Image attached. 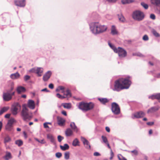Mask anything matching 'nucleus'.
<instances>
[{
  "instance_id": "2",
  "label": "nucleus",
  "mask_w": 160,
  "mask_h": 160,
  "mask_svg": "<svg viewBox=\"0 0 160 160\" xmlns=\"http://www.w3.org/2000/svg\"><path fill=\"white\" fill-rule=\"evenodd\" d=\"M21 114L23 120L25 121L30 120L32 117V113L29 111L25 105L22 106Z\"/></svg>"
},
{
  "instance_id": "38",
  "label": "nucleus",
  "mask_w": 160,
  "mask_h": 160,
  "mask_svg": "<svg viewBox=\"0 0 160 160\" xmlns=\"http://www.w3.org/2000/svg\"><path fill=\"white\" fill-rule=\"evenodd\" d=\"M122 3L123 4H126L130 3L133 2L132 0H122Z\"/></svg>"
},
{
  "instance_id": "14",
  "label": "nucleus",
  "mask_w": 160,
  "mask_h": 160,
  "mask_svg": "<svg viewBox=\"0 0 160 160\" xmlns=\"http://www.w3.org/2000/svg\"><path fill=\"white\" fill-rule=\"evenodd\" d=\"M52 73L50 71L47 72L43 75V80L45 81H47L51 77Z\"/></svg>"
},
{
  "instance_id": "13",
  "label": "nucleus",
  "mask_w": 160,
  "mask_h": 160,
  "mask_svg": "<svg viewBox=\"0 0 160 160\" xmlns=\"http://www.w3.org/2000/svg\"><path fill=\"white\" fill-rule=\"evenodd\" d=\"M47 138L48 139L50 140L51 142L52 143L55 147H56V143L54 136L51 134H48L47 135Z\"/></svg>"
},
{
  "instance_id": "39",
  "label": "nucleus",
  "mask_w": 160,
  "mask_h": 160,
  "mask_svg": "<svg viewBox=\"0 0 160 160\" xmlns=\"http://www.w3.org/2000/svg\"><path fill=\"white\" fill-rule=\"evenodd\" d=\"M141 5L145 9H147L148 8V4L144 2H142Z\"/></svg>"
},
{
  "instance_id": "25",
  "label": "nucleus",
  "mask_w": 160,
  "mask_h": 160,
  "mask_svg": "<svg viewBox=\"0 0 160 160\" xmlns=\"http://www.w3.org/2000/svg\"><path fill=\"white\" fill-rule=\"evenodd\" d=\"M73 133L72 130L70 128H68L65 131V134L67 137L71 136Z\"/></svg>"
},
{
  "instance_id": "29",
  "label": "nucleus",
  "mask_w": 160,
  "mask_h": 160,
  "mask_svg": "<svg viewBox=\"0 0 160 160\" xmlns=\"http://www.w3.org/2000/svg\"><path fill=\"white\" fill-rule=\"evenodd\" d=\"M62 105L63 106L64 108L69 109L71 108L72 105L71 103H62Z\"/></svg>"
},
{
  "instance_id": "17",
  "label": "nucleus",
  "mask_w": 160,
  "mask_h": 160,
  "mask_svg": "<svg viewBox=\"0 0 160 160\" xmlns=\"http://www.w3.org/2000/svg\"><path fill=\"white\" fill-rule=\"evenodd\" d=\"M19 106L17 105L16 106H13L11 109V111L12 113L14 115H16L18 113V107Z\"/></svg>"
},
{
  "instance_id": "26",
  "label": "nucleus",
  "mask_w": 160,
  "mask_h": 160,
  "mask_svg": "<svg viewBox=\"0 0 160 160\" xmlns=\"http://www.w3.org/2000/svg\"><path fill=\"white\" fill-rule=\"evenodd\" d=\"M98 100L103 104H105L106 103L109 102V100L106 98H98Z\"/></svg>"
},
{
  "instance_id": "61",
  "label": "nucleus",
  "mask_w": 160,
  "mask_h": 160,
  "mask_svg": "<svg viewBox=\"0 0 160 160\" xmlns=\"http://www.w3.org/2000/svg\"><path fill=\"white\" fill-rule=\"evenodd\" d=\"M65 116L67 115L66 112L65 111H62L61 112Z\"/></svg>"
},
{
  "instance_id": "1",
  "label": "nucleus",
  "mask_w": 160,
  "mask_h": 160,
  "mask_svg": "<svg viewBox=\"0 0 160 160\" xmlns=\"http://www.w3.org/2000/svg\"><path fill=\"white\" fill-rule=\"evenodd\" d=\"M89 26L91 32L94 35L103 32L107 28L106 26L101 25L98 22H91L89 24Z\"/></svg>"
},
{
  "instance_id": "24",
  "label": "nucleus",
  "mask_w": 160,
  "mask_h": 160,
  "mask_svg": "<svg viewBox=\"0 0 160 160\" xmlns=\"http://www.w3.org/2000/svg\"><path fill=\"white\" fill-rule=\"evenodd\" d=\"M17 91L18 94L21 92H25L26 89L25 88L22 86L18 87L17 89Z\"/></svg>"
},
{
  "instance_id": "42",
  "label": "nucleus",
  "mask_w": 160,
  "mask_h": 160,
  "mask_svg": "<svg viewBox=\"0 0 160 160\" xmlns=\"http://www.w3.org/2000/svg\"><path fill=\"white\" fill-rule=\"evenodd\" d=\"M70 152H67L64 153V158L67 160L69 158Z\"/></svg>"
},
{
  "instance_id": "5",
  "label": "nucleus",
  "mask_w": 160,
  "mask_h": 160,
  "mask_svg": "<svg viewBox=\"0 0 160 160\" xmlns=\"http://www.w3.org/2000/svg\"><path fill=\"white\" fill-rule=\"evenodd\" d=\"M111 110L115 115H118L120 112V108L118 105L115 102H113L112 103Z\"/></svg>"
},
{
  "instance_id": "53",
  "label": "nucleus",
  "mask_w": 160,
  "mask_h": 160,
  "mask_svg": "<svg viewBox=\"0 0 160 160\" xmlns=\"http://www.w3.org/2000/svg\"><path fill=\"white\" fill-rule=\"evenodd\" d=\"M150 18L153 20H155L156 18L155 16L153 14H151L150 15Z\"/></svg>"
},
{
  "instance_id": "31",
  "label": "nucleus",
  "mask_w": 160,
  "mask_h": 160,
  "mask_svg": "<svg viewBox=\"0 0 160 160\" xmlns=\"http://www.w3.org/2000/svg\"><path fill=\"white\" fill-rule=\"evenodd\" d=\"M111 33L112 35H116L118 33V32L117 31L115 26L112 25V26Z\"/></svg>"
},
{
  "instance_id": "6",
  "label": "nucleus",
  "mask_w": 160,
  "mask_h": 160,
  "mask_svg": "<svg viewBox=\"0 0 160 160\" xmlns=\"http://www.w3.org/2000/svg\"><path fill=\"white\" fill-rule=\"evenodd\" d=\"M115 53H118L119 57L120 58H123L126 57L127 55L126 51L123 48L118 47L117 48Z\"/></svg>"
},
{
  "instance_id": "56",
  "label": "nucleus",
  "mask_w": 160,
  "mask_h": 160,
  "mask_svg": "<svg viewBox=\"0 0 160 160\" xmlns=\"http://www.w3.org/2000/svg\"><path fill=\"white\" fill-rule=\"evenodd\" d=\"M93 155L94 156H100L101 154L98 152H95L94 153Z\"/></svg>"
},
{
  "instance_id": "48",
  "label": "nucleus",
  "mask_w": 160,
  "mask_h": 160,
  "mask_svg": "<svg viewBox=\"0 0 160 160\" xmlns=\"http://www.w3.org/2000/svg\"><path fill=\"white\" fill-rule=\"evenodd\" d=\"M66 96H69V97L71 96V94L70 92V91L69 90L67 89L66 91Z\"/></svg>"
},
{
  "instance_id": "41",
  "label": "nucleus",
  "mask_w": 160,
  "mask_h": 160,
  "mask_svg": "<svg viewBox=\"0 0 160 160\" xmlns=\"http://www.w3.org/2000/svg\"><path fill=\"white\" fill-rule=\"evenodd\" d=\"M108 45L115 52L116 51L117 48H116L114 45L112 44L110 42H108Z\"/></svg>"
},
{
  "instance_id": "64",
  "label": "nucleus",
  "mask_w": 160,
  "mask_h": 160,
  "mask_svg": "<svg viewBox=\"0 0 160 160\" xmlns=\"http://www.w3.org/2000/svg\"><path fill=\"white\" fill-rule=\"evenodd\" d=\"M59 89L60 90H63L64 89V88L63 86H60L59 87Z\"/></svg>"
},
{
  "instance_id": "32",
  "label": "nucleus",
  "mask_w": 160,
  "mask_h": 160,
  "mask_svg": "<svg viewBox=\"0 0 160 160\" xmlns=\"http://www.w3.org/2000/svg\"><path fill=\"white\" fill-rule=\"evenodd\" d=\"M152 4L156 6H158L160 4V0H151Z\"/></svg>"
},
{
  "instance_id": "21",
  "label": "nucleus",
  "mask_w": 160,
  "mask_h": 160,
  "mask_svg": "<svg viewBox=\"0 0 160 160\" xmlns=\"http://www.w3.org/2000/svg\"><path fill=\"white\" fill-rule=\"evenodd\" d=\"M94 107V104L93 103L90 102H87V111L91 110Z\"/></svg>"
},
{
  "instance_id": "34",
  "label": "nucleus",
  "mask_w": 160,
  "mask_h": 160,
  "mask_svg": "<svg viewBox=\"0 0 160 160\" xmlns=\"http://www.w3.org/2000/svg\"><path fill=\"white\" fill-rule=\"evenodd\" d=\"M118 18L120 21L124 22L125 20V18L122 14L118 15Z\"/></svg>"
},
{
  "instance_id": "47",
  "label": "nucleus",
  "mask_w": 160,
  "mask_h": 160,
  "mask_svg": "<svg viewBox=\"0 0 160 160\" xmlns=\"http://www.w3.org/2000/svg\"><path fill=\"white\" fill-rule=\"evenodd\" d=\"M56 157L58 158H60L62 156V154L61 152H58L55 154Z\"/></svg>"
},
{
  "instance_id": "20",
  "label": "nucleus",
  "mask_w": 160,
  "mask_h": 160,
  "mask_svg": "<svg viewBox=\"0 0 160 160\" xmlns=\"http://www.w3.org/2000/svg\"><path fill=\"white\" fill-rule=\"evenodd\" d=\"M30 72H34L37 73L38 76H40V68H35L30 70Z\"/></svg>"
},
{
  "instance_id": "46",
  "label": "nucleus",
  "mask_w": 160,
  "mask_h": 160,
  "mask_svg": "<svg viewBox=\"0 0 160 160\" xmlns=\"http://www.w3.org/2000/svg\"><path fill=\"white\" fill-rule=\"evenodd\" d=\"M56 96L59 98L61 99H63L65 98V97L61 95L59 93H58L57 94Z\"/></svg>"
},
{
  "instance_id": "18",
  "label": "nucleus",
  "mask_w": 160,
  "mask_h": 160,
  "mask_svg": "<svg viewBox=\"0 0 160 160\" xmlns=\"http://www.w3.org/2000/svg\"><path fill=\"white\" fill-rule=\"evenodd\" d=\"M149 98L153 99H158V101L160 102V93H158L156 94L152 95L151 96H149L148 97Z\"/></svg>"
},
{
  "instance_id": "45",
  "label": "nucleus",
  "mask_w": 160,
  "mask_h": 160,
  "mask_svg": "<svg viewBox=\"0 0 160 160\" xmlns=\"http://www.w3.org/2000/svg\"><path fill=\"white\" fill-rule=\"evenodd\" d=\"M64 139V137L61 135H58V141L59 142L61 141Z\"/></svg>"
},
{
  "instance_id": "57",
  "label": "nucleus",
  "mask_w": 160,
  "mask_h": 160,
  "mask_svg": "<svg viewBox=\"0 0 160 160\" xmlns=\"http://www.w3.org/2000/svg\"><path fill=\"white\" fill-rule=\"evenodd\" d=\"M48 87L50 89H52L54 88L53 84L52 83H50Z\"/></svg>"
},
{
  "instance_id": "7",
  "label": "nucleus",
  "mask_w": 160,
  "mask_h": 160,
  "mask_svg": "<svg viewBox=\"0 0 160 160\" xmlns=\"http://www.w3.org/2000/svg\"><path fill=\"white\" fill-rule=\"evenodd\" d=\"M130 77H128L126 78H120L121 82L124 87H128V88L130 85L131 82V81L129 80Z\"/></svg>"
},
{
  "instance_id": "60",
  "label": "nucleus",
  "mask_w": 160,
  "mask_h": 160,
  "mask_svg": "<svg viewBox=\"0 0 160 160\" xmlns=\"http://www.w3.org/2000/svg\"><path fill=\"white\" fill-rule=\"evenodd\" d=\"M10 116V114H6L5 116V118H9Z\"/></svg>"
},
{
  "instance_id": "50",
  "label": "nucleus",
  "mask_w": 160,
  "mask_h": 160,
  "mask_svg": "<svg viewBox=\"0 0 160 160\" xmlns=\"http://www.w3.org/2000/svg\"><path fill=\"white\" fill-rule=\"evenodd\" d=\"M133 55H136L140 57H143V55H142V53L139 52L135 53V54L133 53Z\"/></svg>"
},
{
  "instance_id": "19",
  "label": "nucleus",
  "mask_w": 160,
  "mask_h": 160,
  "mask_svg": "<svg viewBox=\"0 0 160 160\" xmlns=\"http://www.w3.org/2000/svg\"><path fill=\"white\" fill-rule=\"evenodd\" d=\"M70 126L73 131L77 132L78 131V129L75 125L74 122H71L70 124Z\"/></svg>"
},
{
  "instance_id": "44",
  "label": "nucleus",
  "mask_w": 160,
  "mask_h": 160,
  "mask_svg": "<svg viewBox=\"0 0 160 160\" xmlns=\"http://www.w3.org/2000/svg\"><path fill=\"white\" fill-rule=\"evenodd\" d=\"M15 121V120L13 118H11L9 119L8 122V123L12 125L13 124Z\"/></svg>"
},
{
  "instance_id": "43",
  "label": "nucleus",
  "mask_w": 160,
  "mask_h": 160,
  "mask_svg": "<svg viewBox=\"0 0 160 160\" xmlns=\"http://www.w3.org/2000/svg\"><path fill=\"white\" fill-rule=\"evenodd\" d=\"M101 138H102V140L103 142L104 143H105L106 144V143H108V140L107 137L106 136L102 135V136Z\"/></svg>"
},
{
  "instance_id": "4",
  "label": "nucleus",
  "mask_w": 160,
  "mask_h": 160,
  "mask_svg": "<svg viewBox=\"0 0 160 160\" xmlns=\"http://www.w3.org/2000/svg\"><path fill=\"white\" fill-rule=\"evenodd\" d=\"M128 88V87H124L119 79L115 81L114 88H113V90L114 91H119L121 90Z\"/></svg>"
},
{
  "instance_id": "10",
  "label": "nucleus",
  "mask_w": 160,
  "mask_h": 160,
  "mask_svg": "<svg viewBox=\"0 0 160 160\" xmlns=\"http://www.w3.org/2000/svg\"><path fill=\"white\" fill-rule=\"evenodd\" d=\"M87 102H81L79 103L78 108L83 112L87 111Z\"/></svg>"
},
{
  "instance_id": "54",
  "label": "nucleus",
  "mask_w": 160,
  "mask_h": 160,
  "mask_svg": "<svg viewBox=\"0 0 160 160\" xmlns=\"http://www.w3.org/2000/svg\"><path fill=\"white\" fill-rule=\"evenodd\" d=\"M131 152L133 153L135 155H137L138 154V152L137 150H134L133 151H132Z\"/></svg>"
},
{
  "instance_id": "63",
  "label": "nucleus",
  "mask_w": 160,
  "mask_h": 160,
  "mask_svg": "<svg viewBox=\"0 0 160 160\" xmlns=\"http://www.w3.org/2000/svg\"><path fill=\"white\" fill-rule=\"evenodd\" d=\"M118 158L119 160H127V159L124 157H122V159L119 156H118Z\"/></svg>"
},
{
  "instance_id": "27",
  "label": "nucleus",
  "mask_w": 160,
  "mask_h": 160,
  "mask_svg": "<svg viewBox=\"0 0 160 160\" xmlns=\"http://www.w3.org/2000/svg\"><path fill=\"white\" fill-rule=\"evenodd\" d=\"M9 109L8 107H4L2 108L0 110V115L6 112Z\"/></svg>"
},
{
  "instance_id": "40",
  "label": "nucleus",
  "mask_w": 160,
  "mask_h": 160,
  "mask_svg": "<svg viewBox=\"0 0 160 160\" xmlns=\"http://www.w3.org/2000/svg\"><path fill=\"white\" fill-rule=\"evenodd\" d=\"M152 32L155 37H160V35L155 30H152Z\"/></svg>"
},
{
  "instance_id": "55",
  "label": "nucleus",
  "mask_w": 160,
  "mask_h": 160,
  "mask_svg": "<svg viewBox=\"0 0 160 160\" xmlns=\"http://www.w3.org/2000/svg\"><path fill=\"white\" fill-rule=\"evenodd\" d=\"M154 124V122H148L147 123V124L149 126H152Z\"/></svg>"
},
{
  "instance_id": "33",
  "label": "nucleus",
  "mask_w": 160,
  "mask_h": 160,
  "mask_svg": "<svg viewBox=\"0 0 160 160\" xmlns=\"http://www.w3.org/2000/svg\"><path fill=\"white\" fill-rule=\"evenodd\" d=\"M12 158L11 154L10 152H7L5 156L4 157V158L6 160H8Z\"/></svg>"
},
{
  "instance_id": "59",
  "label": "nucleus",
  "mask_w": 160,
  "mask_h": 160,
  "mask_svg": "<svg viewBox=\"0 0 160 160\" xmlns=\"http://www.w3.org/2000/svg\"><path fill=\"white\" fill-rule=\"evenodd\" d=\"M41 91L42 92L45 91V92H50V91L48 90L47 88H45L43 89H42L41 90Z\"/></svg>"
},
{
  "instance_id": "16",
  "label": "nucleus",
  "mask_w": 160,
  "mask_h": 160,
  "mask_svg": "<svg viewBox=\"0 0 160 160\" xmlns=\"http://www.w3.org/2000/svg\"><path fill=\"white\" fill-rule=\"evenodd\" d=\"M57 119L58 123L60 126H63L65 122V119L58 116L57 117Z\"/></svg>"
},
{
  "instance_id": "35",
  "label": "nucleus",
  "mask_w": 160,
  "mask_h": 160,
  "mask_svg": "<svg viewBox=\"0 0 160 160\" xmlns=\"http://www.w3.org/2000/svg\"><path fill=\"white\" fill-rule=\"evenodd\" d=\"M15 143L18 146L20 147L22 145L23 143L22 140H16L15 142Z\"/></svg>"
},
{
  "instance_id": "52",
  "label": "nucleus",
  "mask_w": 160,
  "mask_h": 160,
  "mask_svg": "<svg viewBox=\"0 0 160 160\" xmlns=\"http://www.w3.org/2000/svg\"><path fill=\"white\" fill-rule=\"evenodd\" d=\"M109 3H116L118 0H106Z\"/></svg>"
},
{
  "instance_id": "37",
  "label": "nucleus",
  "mask_w": 160,
  "mask_h": 160,
  "mask_svg": "<svg viewBox=\"0 0 160 160\" xmlns=\"http://www.w3.org/2000/svg\"><path fill=\"white\" fill-rule=\"evenodd\" d=\"M79 141L78 139L75 138L73 141L72 143V145L74 146H76L78 145Z\"/></svg>"
},
{
  "instance_id": "15",
  "label": "nucleus",
  "mask_w": 160,
  "mask_h": 160,
  "mask_svg": "<svg viewBox=\"0 0 160 160\" xmlns=\"http://www.w3.org/2000/svg\"><path fill=\"white\" fill-rule=\"evenodd\" d=\"M27 105L28 108L32 109H33L35 107V102L33 100H29L28 101Z\"/></svg>"
},
{
  "instance_id": "23",
  "label": "nucleus",
  "mask_w": 160,
  "mask_h": 160,
  "mask_svg": "<svg viewBox=\"0 0 160 160\" xmlns=\"http://www.w3.org/2000/svg\"><path fill=\"white\" fill-rule=\"evenodd\" d=\"M20 77V74L18 72L12 74L10 75V78L13 79L18 78Z\"/></svg>"
},
{
  "instance_id": "49",
  "label": "nucleus",
  "mask_w": 160,
  "mask_h": 160,
  "mask_svg": "<svg viewBox=\"0 0 160 160\" xmlns=\"http://www.w3.org/2000/svg\"><path fill=\"white\" fill-rule=\"evenodd\" d=\"M142 39L145 41H147L148 40L149 38L147 35H145L142 38Z\"/></svg>"
},
{
  "instance_id": "36",
  "label": "nucleus",
  "mask_w": 160,
  "mask_h": 160,
  "mask_svg": "<svg viewBox=\"0 0 160 160\" xmlns=\"http://www.w3.org/2000/svg\"><path fill=\"white\" fill-rule=\"evenodd\" d=\"M12 128V125L7 123L6 126V129L7 130L10 131Z\"/></svg>"
},
{
  "instance_id": "51",
  "label": "nucleus",
  "mask_w": 160,
  "mask_h": 160,
  "mask_svg": "<svg viewBox=\"0 0 160 160\" xmlns=\"http://www.w3.org/2000/svg\"><path fill=\"white\" fill-rule=\"evenodd\" d=\"M30 78V77L28 75H27L24 76V80L25 81H27L28 80H29Z\"/></svg>"
},
{
  "instance_id": "12",
  "label": "nucleus",
  "mask_w": 160,
  "mask_h": 160,
  "mask_svg": "<svg viewBox=\"0 0 160 160\" xmlns=\"http://www.w3.org/2000/svg\"><path fill=\"white\" fill-rule=\"evenodd\" d=\"M3 97L4 100L6 101H8L11 99L12 95L11 94L8 92L4 93Z\"/></svg>"
},
{
  "instance_id": "62",
  "label": "nucleus",
  "mask_w": 160,
  "mask_h": 160,
  "mask_svg": "<svg viewBox=\"0 0 160 160\" xmlns=\"http://www.w3.org/2000/svg\"><path fill=\"white\" fill-rule=\"evenodd\" d=\"M105 129L106 131L108 132H110V129L109 127H106L105 128Z\"/></svg>"
},
{
  "instance_id": "11",
  "label": "nucleus",
  "mask_w": 160,
  "mask_h": 160,
  "mask_svg": "<svg viewBox=\"0 0 160 160\" xmlns=\"http://www.w3.org/2000/svg\"><path fill=\"white\" fill-rule=\"evenodd\" d=\"M81 140L83 142L86 148L87 149H90L91 148V146L88 141L82 137H81Z\"/></svg>"
},
{
  "instance_id": "30",
  "label": "nucleus",
  "mask_w": 160,
  "mask_h": 160,
  "mask_svg": "<svg viewBox=\"0 0 160 160\" xmlns=\"http://www.w3.org/2000/svg\"><path fill=\"white\" fill-rule=\"evenodd\" d=\"M60 148L63 151H65L69 148V146L67 144H65L64 146L60 145Z\"/></svg>"
},
{
  "instance_id": "9",
  "label": "nucleus",
  "mask_w": 160,
  "mask_h": 160,
  "mask_svg": "<svg viewBox=\"0 0 160 160\" xmlns=\"http://www.w3.org/2000/svg\"><path fill=\"white\" fill-rule=\"evenodd\" d=\"M15 4L20 7H24L26 5V0H15Z\"/></svg>"
},
{
  "instance_id": "58",
  "label": "nucleus",
  "mask_w": 160,
  "mask_h": 160,
  "mask_svg": "<svg viewBox=\"0 0 160 160\" xmlns=\"http://www.w3.org/2000/svg\"><path fill=\"white\" fill-rule=\"evenodd\" d=\"M43 126H44V127L45 128H49V126L48 125V124H47V123L46 122L44 123Z\"/></svg>"
},
{
  "instance_id": "28",
  "label": "nucleus",
  "mask_w": 160,
  "mask_h": 160,
  "mask_svg": "<svg viewBox=\"0 0 160 160\" xmlns=\"http://www.w3.org/2000/svg\"><path fill=\"white\" fill-rule=\"evenodd\" d=\"M11 141V138L8 135H6L4 138V143L6 145L7 143L10 142Z\"/></svg>"
},
{
  "instance_id": "3",
  "label": "nucleus",
  "mask_w": 160,
  "mask_h": 160,
  "mask_svg": "<svg viewBox=\"0 0 160 160\" xmlns=\"http://www.w3.org/2000/svg\"><path fill=\"white\" fill-rule=\"evenodd\" d=\"M132 18L135 21H142L145 18L143 12L138 10H135L132 13Z\"/></svg>"
},
{
  "instance_id": "8",
  "label": "nucleus",
  "mask_w": 160,
  "mask_h": 160,
  "mask_svg": "<svg viewBox=\"0 0 160 160\" xmlns=\"http://www.w3.org/2000/svg\"><path fill=\"white\" fill-rule=\"evenodd\" d=\"M145 115V113L142 111L137 112L133 114V117H132L133 119L141 118L144 117Z\"/></svg>"
},
{
  "instance_id": "22",
  "label": "nucleus",
  "mask_w": 160,
  "mask_h": 160,
  "mask_svg": "<svg viewBox=\"0 0 160 160\" xmlns=\"http://www.w3.org/2000/svg\"><path fill=\"white\" fill-rule=\"evenodd\" d=\"M158 108L157 107H153L149 109L148 111V113H153L158 110Z\"/></svg>"
}]
</instances>
